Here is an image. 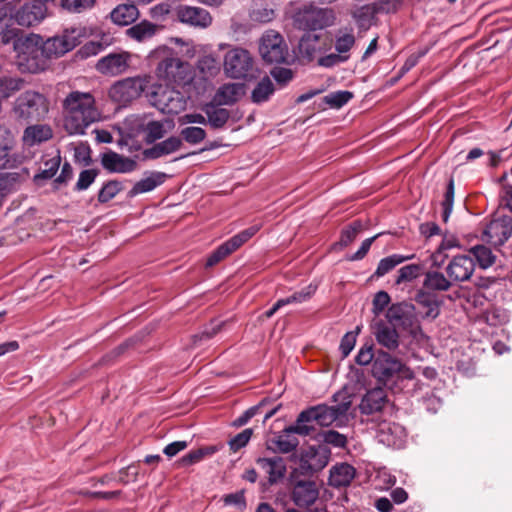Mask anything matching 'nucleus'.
<instances>
[{"instance_id": "nucleus-48", "label": "nucleus", "mask_w": 512, "mask_h": 512, "mask_svg": "<svg viewBox=\"0 0 512 512\" xmlns=\"http://www.w3.org/2000/svg\"><path fill=\"white\" fill-rule=\"evenodd\" d=\"M454 196H455V182H454L453 176H451L448 180L446 191L444 193V197L441 202L442 220L445 223L448 221V219L453 211Z\"/></svg>"}, {"instance_id": "nucleus-64", "label": "nucleus", "mask_w": 512, "mask_h": 512, "mask_svg": "<svg viewBox=\"0 0 512 512\" xmlns=\"http://www.w3.org/2000/svg\"><path fill=\"white\" fill-rule=\"evenodd\" d=\"M274 17L275 11L267 7L254 9L251 13L252 20L259 23H268L272 21Z\"/></svg>"}, {"instance_id": "nucleus-15", "label": "nucleus", "mask_w": 512, "mask_h": 512, "mask_svg": "<svg viewBox=\"0 0 512 512\" xmlns=\"http://www.w3.org/2000/svg\"><path fill=\"white\" fill-rule=\"evenodd\" d=\"M389 323L393 327L412 330L416 326V308L413 304L400 302L392 304L386 313Z\"/></svg>"}, {"instance_id": "nucleus-29", "label": "nucleus", "mask_w": 512, "mask_h": 512, "mask_svg": "<svg viewBox=\"0 0 512 512\" xmlns=\"http://www.w3.org/2000/svg\"><path fill=\"white\" fill-rule=\"evenodd\" d=\"M139 16V9L132 2L129 4H119L110 12L111 21L118 26L131 25Z\"/></svg>"}, {"instance_id": "nucleus-17", "label": "nucleus", "mask_w": 512, "mask_h": 512, "mask_svg": "<svg viewBox=\"0 0 512 512\" xmlns=\"http://www.w3.org/2000/svg\"><path fill=\"white\" fill-rule=\"evenodd\" d=\"M414 300L416 314L421 318L434 320L439 316L442 301L435 293L419 289L415 294Z\"/></svg>"}, {"instance_id": "nucleus-19", "label": "nucleus", "mask_w": 512, "mask_h": 512, "mask_svg": "<svg viewBox=\"0 0 512 512\" xmlns=\"http://www.w3.org/2000/svg\"><path fill=\"white\" fill-rule=\"evenodd\" d=\"M46 5L38 0L25 3L15 13L14 18L18 25L32 27L41 23L46 17Z\"/></svg>"}, {"instance_id": "nucleus-20", "label": "nucleus", "mask_w": 512, "mask_h": 512, "mask_svg": "<svg viewBox=\"0 0 512 512\" xmlns=\"http://www.w3.org/2000/svg\"><path fill=\"white\" fill-rule=\"evenodd\" d=\"M129 61L128 52L110 53L98 60L96 69L103 75L118 76L127 71Z\"/></svg>"}, {"instance_id": "nucleus-1", "label": "nucleus", "mask_w": 512, "mask_h": 512, "mask_svg": "<svg viewBox=\"0 0 512 512\" xmlns=\"http://www.w3.org/2000/svg\"><path fill=\"white\" fill-rule=\"evenodd\" d=\"M332 402L333 405L321 403L301 411L295 423L290 425L287 431L297 432L300 436H309L316 431L314 422L321 427H329L334 423L340 427L342 419L346 417L352 405V397L343 389L333 394Z\"/></svg>"}, {"instance_id": "nucleus-31", "label": "nucleus", "mask_w": 512, "mask_h": 512, "mask_svg": "<svg viewBox=\"0 0 512 512\" xmlns=\"http://www.w3.org/2000/svg\"><path fill=\"white\" fill-rule=\"evenodd\" d=\"M355 474V468L348 463L335 465L330 470L329 484L336 488L348 486L354 479Z\"/></svg>"}, {"instance_id": "nucleus-32", "label": "nucleus", "mask_w": 512, "mask_h": 512, "mask_svg": "<svg viewBox=\"0 0 512 512\" xmlns=\"http://www.w3.org/2000/svg\"><path fill=\"white\" fill-rule=\"evenodd\" d=\"M218 451V447L214 445L202 446L194 450H190L186 455L179 458L175 465L178 468H187L200 463L204 459L213 456Z\"/></svg>"}, {"instance_id": "nucleus-2", "label": "nucleus", "mask_w": 512, "mask_h": 512, "mask_svg": "<svg viewBox=\"0 0 512 512\" xmlns=\"http://www.w3.org/2000/svg\"><path fill=\"white\" fill-rule=\"evenodd\" d=\"M371 374L379 383L394 391L413 394L423 385L401 360L382 350L376 352Z\"/></svg>"}, {"instance_id": "nucleus-38", "label": "nucleus", "mask_w": 512, "mask_h": 512, "mask_svg": "<svg viewBox=\"0 0 512 512\" xmlns=\"http://www.w3.org/2000/svg\"><path fill=\"white\" fill-rule=\"evenodd\" d=\"M319 35L313 33H305L299 41V55L303 60L311 62L315 59L318 51Z\"/></svg>"}, {"instance_id": "nucleus-36", "label": "nucleus", "mask_w": 512, "mask_h": 512, "mask_svg": "<svg viewBox=\"0 0 512 512\" xmlns=\"http://www.w3.org/2000/svg\"><path fill=\"white\" fill-rule=\"evenodd\" d=\"M415 258V254L402 255V254H392L387 257L382 258L372 275V278H381L391 272L396 266Z\"/></svg>"}, {"instance_id": "nucleus-9", "label": "nucleus", "mask_w": 512, "mask_h": 512, "mask_svg": "<svg viewBox=\"0 0 512 512\" xmlns=\"http://www.w3.org/2000/svg\"><path fill=\"white\" fill-rule=\"evenodd\" d=\"M156 74L167 82L166 85L184 86L192 80L189 63L176 56L162 59L157 65Z\"/></svg>"}, {"instance_id": "nucleus-25", "label": "nucleus", "mask_w": 512, "mask_h": 512, "mask_svg": "<svg viewBox=\"0 0 512 512\" xmlns=\"http://www.w3.org/2000/svg\"><path fill=\"white\" fill-rule=\"evenodd\" d=\"M183 145L182 139L177 136H170L167 139L155 143L152 147L142 152L143 160H155L178 151Z\"/></svg>"}, {"instance_id": "nucleus-42", "label": "nucleus", "mask_w": 512, "mask_h": 512, "mask_svg": "<svg viewBox=\"0 0 512 512\" xmlns=\"http://www.w3.org/2000/svg\"><path fill=\"white\" fill-rule=\"evenodd\" d=\"M60 165L61 156L59 154L46 160L44 168L34 175L33 182L38 186L43 185L45 181L52 179L56 175Z\"/></svg>"}, {"instance_id": "nucleus-35", "label": "nucleus", "mask_w": 512, "mask_h": 512, "mask_svg": "<svg viewBox=\"0 0 512 512\" xmlns=\"http://www.w3.org/2000/svg\"><path fill=\"white\" fill-rule=\"evenodd\" d=\"M217 103H209L204 107V112L209 124L213 129L223 128L230 119V112L226 108L220 107Z\"/></svg>"}, {"instance_id": "nucleus-23", "label": "nucleus", "mask_w": 512, "mask_h": 512, "mask_svg": "<svg viewBox=\"0 0 512 512\" xmlns=\"http://www.w3.org/2000/svg\"><path fill=\"white\" fill-rule=\"evenodd\" d=\"M474 270L475 262L473 258L468 255H458L453 257L446 267L448 276L456 282L469 280Z\"/></svg>"}, {"instance_id": "nucleus-39", "label": "nucleus", "mask_w": 512, "mask_h": 512, "mask_svg": "<svg viewBox=\"0 0 512 512\" xmlns=\"http://www.w3.org/2000/svg\"><path fill=\"white\" fill-rule=\"evenodd\" d=\"M451 287V282L445 275L438 271H428L425 273L423 281V288L427 291H448Z\"/></svg>"}, {"instance_id": "nucleus-63", "label": "nucleus", "mask_w": 512, "mask_h": 512, "mask_svg": "<svg viewBox=\"0 0 512 512\" xmlns=\"http://www.w3.org/2000/svg\"><path fill=\"white\" fill-rule=\"evenodd\" d=\"M271 76L278 84L284 86L293 79V72L289 68L275 67L271 70Z\"/></svg>"}, {"instance_id": "nucleus-51", "label": "nucleus", "mask_w": 512, "mask_h": 512, "mask_svg": "<svg viewBox=\"0 0 512 512\" xmlns=\"http://www.w3.org/2000/svg\"><path fill=\"white\" fill-rule=\"evenodd\" d=\"M353 97L352 92L350 91H337L329 93L324 97V101L330 107L340 108L343 105L347 104Z\"/></svg>"}, {"instance_id": "nucleus-8", "label": "nucleus", "mask_w": 512, "mask_h": 512, "mask_svg": "<svg viewBox=\"0 0 512 512\" xmlns=\"http://www.w3.org/2000/svg\"><path fill=\"white\" fill-rule=\"evenodd\" d=\"M298 470H292L288 477L290 499L299 508H309L319 498V487L314 480L299 478Z\"/></svg>"}, {"instance_id": "nucleus-49", "label": "nucleus", "mask_w": 512, "mask_h": 512, "mask_svg": "<svg viewBox=\"0 0 512 512\" xmlns=\"http://www.w3.org/2000/svg\"><path fill=\"white\" fill-rule=\"evenodd\" d=\"M144 132L145 142L153 144L164 137L166 130L162 122L151 120L145 125Z\"/></svg>"}, {"instance_id": "nucleus-58", "label": "nucleus", "mask_w": 512, "mask_h": 512, "mask_svg": "<svg viewBox=\"0 0 512 512\" xmlns=\"http://www.w3.org/2000/svg\"><path fill=\"white\" fill-rule=\"evenodd\" d=\"M98 176L96 169H86L80 172L78 181L75 184V191H84L88 189Z\"/></svg>"}, {"instance_id": "nucleus-11", "label": "nucleus", "mask_w": 512, "mask_h": 512, "mask_svg": "<svg viewBox=\"0 0 512 512\" xmlns=\"http://www.w3.org/2000/svg\"><path fill=\"white\" fill-rule=\"evenodd\" d=\"M254 60L244 48L234 47L224 57L225 74L234 79H246L252 76Z\"/></svg>"}, {"instance_id": "nucleus-24", "label": "nucleus", "mask_w": 512, "mask_h": 512, "mask_svg": "<svg viewBox=\"0 0 512 512\" xmlns=\"http://www.w3.org/2000/svg\"><path fill=\"white\" fill-rule=\"evenodd\" d=\"M256 463L268 474V483L270 485L279 483L287 473L286 460L280 456L258 458Z\"/></svg>"}, {"instance_id": "nucleus-3", "label": "nucleus", "mask_w": 512, "mask_h": 512, "mask_svg": "<svg viewBox=\"0 0 512 512\" xmlns=\"http://www.w3.org/2000/svg\"><path fill=\"white\" fill-rule=\"evenodd\" d=\"M64 127L70 135H83L93 123L101 120V112L90 92L72 91L63 100Z\"/></svg>"}, {"instance_id": "nucleus-12", "label": "nucleus", "mask_w": 512, "mask_h": 512, "mask_svg": "<svg viewBox=\"0 0 512 512\" xmlns=\"http://www.w3.org/2000/svg\"><path fill=\"white\" fill-rule=\"evenodd\" d=\"M330 449L324 445L309 446L299 454L298 473L302 476H313L322 471L330 459Z\"/></svg>"}, {"instance_id": "nucleus-18", "label": "nucleus", "mask_w": 512, "mask_h": 512, "mask_svg": "<svg viewBox=\"0 0 512 512\" xmlns=\"http://www.w3.org/2000/svg\"><path fill=\"white\" fill-rule=\"evenodd\" d=\"M142 83L136 78H126L116 82L109 90L110 98L121 104H127L140 96Z\"/></svg>"}, {"instance_id": "nucleus-56", "label": "nucleus", "mask_w": 512, "mask_h": 512, "mask_svg": "<svg viewBox=\"0 0 512 512\" xmlns=\"http://www.w3.org/2000/svg\"><path fill=\"white\" fill-rule=\"evenodd\" d=\"M316 291V286L308 285L300 291L294 292L292 295L281 298L285 302V306L293 303H303L309 300Z\"/></svg>"}, {"instance_id": "nucleus-5", "label": "nucleus", "mask_w": 512, "mask_h": 512, "mask_svg": "<svg viewBox=\"0 0 512 512\" xmlns=\"http://www.w3.org/2000/svg\"><path fill=\"white\" fill-rule=\"evenodd\" d=\"M13 48L20 59V66H25L31 73H37L44 69L45 62L42 56L41 37L31 34L25 37H18L13 40Z\"/></svg>"}, {"instance_id": "nucleus-44", "label": "nucleus", "mask_w": 512, "mask_h": 512, "mask_svg": "<svg viewBox=\"0 0 512 512\" xmlns=\"http://www.w3.org/2000/svg\"><path fill=\"white\" fill-rule=\"evenodd\" d=\"M24 86V80L20 77H0V98L8 99Z\"/></svg>"}, {"instance_id": "nucleus-45", "label": "nucleus", "mask_w": 512, "mask_h": 512, "mask_svg": "<svg viewBox=\"0 0 512 512\" xmlns=\"http://www.w3.org/2000/svg\"><path fill=\"white\" fill-rule=\"evenodd\" d=\"M424 271V265L420 263H412L401 267L398 270L397 277L395 279V285L402 283L412 282L422 275Z\"/></svg>"}, {"instance_id": "nucleus-40", "label": "nucleus", "mask_w": 512, "mask_h": 512, "mask_svg": "<svg viewBox=\"0 0 512 512\" xmlns=\"http://www.w3.org/2000/svg\"><path fill=\"white\" fill-rule=\"evenodd\" d=\"M275 91L272 80L265 76L263 77L252 90L251 100L255 104L267 102Z\"/></svg>"}, {"instance_id": "nucleus-54", "label": "nucleus", "mask_w": 512, "mask_h": 512, "mask_svg": "<svg viewBox=\"0 0 512 512\" xmlns=\"http://www.w3.org/2000/svg\"><path fill=\"white\" fill-rule=\"evenodd\" d=\"M182 138L189 144H198L206 137V132L201 127L189 126L181 131Z\"/></svg>"}, {"instance_id": "nucleus-53", "label": "nucleus", "mask_w": 512, "mask_h": 512, "mask_svg": "<svg viewBox=\"0 0 512 512\" xmlns=\"http://www.w3.org/2000/svg\"><path fill=\"white\" fill-rule=\"evenodd\" d=\"M269 402L268 398L262 399L257 405L248 408L243 414L237 417L232 425L234 427H242L249 422L254 416H256L259 410Z\"/></svg>"}, {"instance_id": "nucleus-21", "label": "nucleus", "mask_w": 512, "mask_h": 512, "mask_svg": "<svg viewBox=\"0 0 512 512\" xmlns=\"http://www.w3.org/2000/svg\"><path fill=\"white\" fill-rule=\"evenodd\" d=\"M101 165L110 173H130L136 170L137 162L112 150L101 154Z\"/></svg>"}, {"instance_id": "nucleus-28", "label": "nucleus", "mask_w": 512, "mask_h": 512, "mask_svg": "<svg viewBox=\"0 0 512 512\" xmlns=\"http://www.w3.org/2000/svg\"><path fill=\"white\" fill-rule=\"evenodd\" d=\"M245 93L243 83H226L217 90L214 101L218 105H232L236 103Z\"/></svg>"}, {"instance_id": "nucleus-57", "label": "nucleus", "mask_w": 512, "mask_h": 512, "mask_svg": "<svg viewBox=\"0 0 512 512\" xmlns=\"http://www.w3.org/2000/svg\"><path fill=\"white\" fill-rule=\"evenodd\" d=\"M252 435L253 429L246 428L237 435H235L234 437H232L228 442L230 450L233 452H237L241 448L245 447L250 441Z\"/></svg>"}, {"instance_id": "nucleus-22", "label": "nucleus", "mask_w": 512, "mask_h": 512, "mask_svg": "<svg viewBox=\"0 0 512 512\" xmlns=\"http://www.w3.org/2000/svg\"><path fill=\"white\" fill-rule=\"evenodd\" d=\"M177 18L181 23L199 28H207L212 23V16L207 10L188 5L178 7Z\"/></svg>"}, {"instance_id": "nucleus-27", "label": "nucleus", "mask_w": 512, "mask_h": 512, "mask_svg": "<svg viewBox=\"0 0 512 512\" xmlns=\"http://www.w3.org/2000/svg\"><path fill=\"white\" fill-rule=\"evenodd\" d=\"M53 137V130L48 124H35L26 127L23 131L22 141L27 147H33L47 142Z\"/></svg>"}, {"instance_id": "nucleus-47", "label": "nucleus", "mask_w": 512, "mask_h": 512, "mask_svg": "<svg viewBox=\"0 0 512 512\" xmlns=\"http://www.w3.org/2000/svg\"><path fill=\"white\" fill-rule=\"evenodd\" d=\"M123 189L124 186L121 181L109 180L105 182L98 192V202L101 204L109 202Z\"/></svg>"}, {"instance_id": "nucleus-33", "label": "nucleus", "mask_w": 512, "mask_h": 512, "mask_svg": "<svg viewBox=\"0 0 512 512\" xmlns=\"http://www.w3.org/2000/svg\"><path fill=\"white\" fill-rule=\"evenodd\" d=\"M158 30V26L148 20H142L126 29L125 35L136 42L142 43L152 39Z\"/></svg>"}, {"instance_id": "nucleus-4", "label": "nucleus", "mask_w": 512, "mask_h": 512, "mask_svg": "<svg viewBox=\"0 0 512 512\" xmlns=\"http://www.w3.org/2000/svg\"><path fill=\"white\" fill-rule=\"evenodd\" d=\"M12 110L19 120L39 121L47 115L49 103L43 94L28 90L16 98Z\"/></svg>"}, {"instance_id": "nucleus-46", "label": "nucleus", "mask_w": 512, "mask_h": 512, "mask_svg": "<svg viewBox=\"0 0 512 512\" xmlns=\"http://www.w3.org/2000/svg\"><path fill=\"white\" fill-rule=\"evenodd\" d=\"M470 253L474 256L478 265L483 269L492 266L495 262V255L492 250L485 245L473 246L470 249Z\"/></svg>"}, {"instance_id": "nucleus-62", "label": "nucleus", "mask_w": 512, "mask_h": 512, "mask_svg": "<svg viewBox=\"0 0 512 512\" xmlns=\"http://www.w3.org/2000/svg\"><path fill=\"white\" fill-rule=\"evenodd\" d=\"M223 503L226 506H234L239 511H244L247 506L243 490L225 495L223 497Z\"/></svg>"}, {"instance_id": "nucleus-10", "label": "nucleus", "mask_w": 512, "mask_h": 512, "mask_svg": "<svg viewBox=\"0 0 512 512\" xmlns=\"http://www.w3.org/2000/svg\"><path fill=\"white\" fill-rule=\"evenodd\" d=\"M259 53L264 62L280 64L287 60L288 46L279 32L268 30L260 39Z\"/></svg>"}, {"instance_id": "nucleus-34", "label": "nucleus", "mask_w": 512, "mask_h": 512, "mask_svg": "<svg viewBox=\"0 0 512 512\" xmlns=\"http://www.w3.org/2000/svg\"><path fill=\"white\" fill-rule=\"evenodd\" d=\"M374 334L377 342L386 349L395 350L398 348L399 334L395 327L379 323Z\"/></svg>"}, {"instance_id": "nucleus-55", "label": "nucleus", "mask_w": 512, "mask_h": 512, "mask_svg": "<svg viewBox=\"0 0 512 512\" xmlns=\"http://www.w3.org/2000/svg\"><path fill=\"white\" fill-rule=\"evenodd\" d=\"M321 436L325 444L331 445L335 448H345L347 445V437L336 430L324 431Z\"/></svg>"}, {"instance_id": "nucleus-13", "label": "nucleus", "mask_w": 512, "mask_h": 512, "mask_svg": "<svg viewBox=\"0 0 512 512\" xmlns=\"http://www.w3.org/2000/svg\"><path fill=\"white\" fill-rule=\"evenodd\" d=\"M258 225L250 226L238 234L232 236L227 241L219 245L207 258L206 267H213L225 259L231 253L240 248L244 243L251 239L258 231Z\"/></svg>"}, {"instance_id": "nucleus-16", "label": "nucleus", "mask_w": 512, "mask_h": 512, "mask_svg": "<svg viewBox=\"0 0 512 512\" xmlns=\"http://www.w3.org/2000/svg\"><path fill=\"white\" fill-rule=\"evenodd\" d=\"M332 12L325 9L305 10L296 15L295 21L300 29L315 31L331 25Z\"/></svg>"}, {"instance_id": "nucleus-14", "label": "nucleus", "mask_w": 512, "mask_h": 512, "mask_svg": "<svg viewBox=\"0 0 512 512\" xmlns=\"http://www.w3.org/2000/svg\"><path fill=\"white\" fill-rule=\"evenodd\" d=\"M512 235V217L492 219L485 227L482 239L493 246H502Z\"/></svg>"}, {"instance_id": "nucleus-59", "label": "nucleus", "mask_w": 512, "mask_h": 512, "mask_svg": "<svg viewBox=\"0 0 512 512\" xmlns=\"http://www.w3.org/2000/svg\"><path fill=\"white\" fill-rule=\"evenodd\" d=\"M372 343H365L359 349L357 355L355 356V362L358 365L366 366L368 364H373V361L376 357V353L374 352Z\"/></svg>"}, {"instance_id": "nucleus-43", "label": "nucleus", "mask_w": 512, "mask_h": 512, "mask_svg": "<svg viewBox=\"0 0 512 512\" xmlns=\"http://www.w3.org/2000/svg\"><path fill=\"white\" fill-rule=\"evenodd\" d=\"M356 42L353 34V29L339 30L335 35L334 47L336 52L340 54H349V51L354 47Z\"/></svg>"}, {"instance_id": "nucleus-7", "label": "nucleus", "mask_w": 512, "mask_h": 512, "mask_svg": "<svg viewBox=\"0 0 512 512\" xmlns=\"http://www.w3.org/2000/svg\"><path fill=\"white\" fill-rule=\"evenodd\" d=\"M84 36L85 28L72 27L46 41L41 39L42 56L47 59L60 57L79 45Z\"/></svg>"}, {"instance_id": "nucleus-6", "label": "nucleus", "mask_w": 512, "mask_h": 512, "mask_svg": "<svg viewBox=\"0 0 512 512\" xmlns=\"http://www.w3.org/2000/svg\"><path fill=\"white\" fill-rule=\"evenodd\" d=\"M150 103L164 114H178L186 108L184 95L171 85L156 84L148 94Z\"/></svg>"}, {"instance_id": "nucleus-50", "label": "nucleus", "mask_w": 512, "mask_h": 512, "mask_svg": "<svg viewBox=\"0 0 512 512\" xmlns=\"http://www.w3.org/2000/svg\"><path fill=\"white\" fill-rule=\"evenodd\" d=\"M362 228L363 225L360 220L353 221L341 231L340 240L337 244L342 247H347L356 239L357 235L362 231Z\"/></svg>"}, {"instance_id": "nucleus-52", "label": "nucleus", "mask_w": 512, "mask_h": 512, "mask_svg": "<svg viewBox=\"0 0 512 512\" xmlns=\"http://www.w3.org/2000/svg\"><path fill=\"white\" fill-rule=\"evenodd\" d=\"M60 5L71 13H82L94 6L95 0H59Z\"/></svg>"}, {"instance_id": "nucleus-30", "label": "nucleus", "mask_w": 512, "mask_h": 512, "mask_svg": "<svg viewBox=\"0 0 512 512\" xmlns=\"http://www.w3.org/2000/svg\"><path fill=\"white\" fill-rule=\"evenodd\" d=\"M167 175L163 172H150L148 176L137 181L127 196L133 198L138 194L147 193L164 183Z\"/></svg>"}, {"instance_id": "nucleus-41", "label": "nucleus", "mask_w": 512, "mask_h": 512, "mask_svg": "<svg viewBox=\"0 0 512 512\" xmlns=\"http://www.w3.org/2000/svg\"><path fill=\"white\" fill-rule=\"evenodd\" d=\"M290 426L285 427L273 440V444L277 447V450L281 453H290L294 451L299 445V440L292 434L297 432L287 431Z\"/></svg>"}, {"instance_id": "nucleus-61", "label": "nucleus", "mask_w": 512, "mask_h": 512, "mask_svg": "<svg viewBox=\"0 0 512 512\" xmlns=\"http://www.w3.org/2000/svg\"><path fill=\"white\" fill-rule=\"evenodd\" d=\"M350 54L331 53L318 59V65L325 68H332L346 62Z\"/></svg>"}, {"instance_id": "nucleus-60", "label": "nucleus", "mask_w": 512, "mask_h": 512, "mask_svg": "<svg viewBox=\"0 0 512 512\" xmlns=\"http://www.w3.org/2000/svg\"><path fill=\"white\" fill-rule=\"evenodd\" d=\"M353 18L355 19L358 28L366 30L371 25L373 12L369 7L363 6L353 13Z\"/></svg>"}, {"instance_id": "nucleus-26", "label": "nucleus", "mask_w": 512, "mask_h": 512, "mask_svg": "<svg viewBox=\"0 0 512 512\" xmlns=\"http://www.w3.org/2000/svg\"><path fill=\"white\" fill-rule=\"evenodd\" d=\"M388 402L387 393L381 387L368 390L359 405L362 414L370 415L380 412Z\"/></svg>"}, {"instance_id": "nucleus-37", "label": "nucleus", "mask_w": 512, "mask_h": 512, "mask_svg": "<svg viewBox=\"0 0 512 512\" xmlns=\"http://www.w3.org/2000/svg\"><path fill=\"white\" fill-rule=\"evenodd\" d=\"M404 435V428L396 423H382L379 426L378 438L379 441L387 446H396L398 440H401Z\"/></svg>"}]
</instances>
